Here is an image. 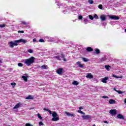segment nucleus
Returning a JSON list of instances; mask_svg holds the SVG:
<instances>
[{"label": "nucleus", "mask_w": 126, "mask_h": 126, "mask_svg": "<svg viewBox=\"0 0 126 126\" xmlns=\"http://www.w3.org/2000/svg\"><path fill=\"white\" fill-rule=\"evenodd\" d=\"M76 63L78 65V67H80V68H84V64H81L80 62L79 61Z\"/></svg>", "instance_id": "obj_9"}, {"label": "nucleus", "mask_w": 126, "mask_h": 126, "mask_svg": "<svg viewBox=\"0 0 126 126\" xmlns=\"http://www.w3.org/2000/svg\"><path fill=\"white\" fill-rule=\"evenodd\" d=\"M95 54H96L97 55H99V54H100V50L98 49L97 48L95 49Z\"/></svg>", "instance_id": "obj_26"}, {"label": "nucleus", "mask_w": 126, "mask_h": 126, "mask_svg": "<svg viewBox=\"0 0 126 126\" xmlns=\"http://www.w3.org/2000/svg\"><path fill=\"white\" fill-rule=\"evenodd\" d=\"M102 98L103 99H109V97L108 96H102Z\"/></svg>", "instance_id": "obj_41"}, {"label": "nucleus", "mask_w": 126, "mask_h": 126, "mask_svg": "<svg viewBox=\"0 0 126 126\" xmlns=\"http://www.w3.org/2000/svg\"><path fill=\"white\" fill-rule=\"evenodd\" d=\"M21 23H22V24H23L24 25H26V26L28 25V23H26V22L25 21H22Z\"/></svg>", "instance_id": "obj_30"}, {"label": "nucleus", "mask_w": 126, "mask_h": 126, "mask_svg": "<svg viewBox=\"0 0 126 126\" xmlns=\"http://www.w3.org/2000/svg\"><path fill=\"white\" fill-rule=\"evenodd\" d=\"M83 22L85 23V24H87V23H88V19L84 18Z\"/></svg>", "instance_id": "obj_28"}, {"label": "nucleus", "mask_w": 126, "mask_h": 126, "mask_svg": "<svg viewBox=\"0 0 126 126\" xmlns=\"http://www.w3.org/2000/svg\"><path fill=\"white\" fill-rule=\"evenodd\" d=\"M107 60H108V56H104L99 59L100 61L102 63H103V62H105V61H107Z\"/></svg>", "instance_id": "obj_10"}, {"label": "nucleus", "mask_w": 126, "mask_h": 126, "mask_svg": "<svg viewBox=\"0 0 126 126\" xmlns=\"http://www.w3.org/2000/svg\"><path fill=\"white\" fill-rule=\"evenodd\" d=\"M37 116L38 117V119H40V120H42V118L41 117V114L38 113L37 114Z\"/></svg>", "instance_id": "obj_31"}, {"label": "nucleus", "mask_w": 126, "mask_h": 126, "mask_svg": "<svg viewBox=\"0 0 126 126\" xmlns=\"http://www.w3.org/2000/svg\"><path fill=\"white\" fill-rule=\"evenodd\" d=\"M82 60L83 62H85V63H87V62H89V60L85 58H83Z\"/></svg>", "instance_id": "obj_25"}, {"label": "nucleus", "mask_w": 126, "mask_h": 126, "mask_svg": "<svg viewBox=\"0 0 126 126\" xmlns=\"http://www.w3.org/2000/svg\"><path fill=\"white\" fill-rule=\"evenodd\" d=\"M86 50L88 52H92L93 51V49L91 47H87Z\"/></svg>", "instance_id": "obj_22"}, {"label": "nucleus", "mask_w": 126, "mask_h": 126, "mask_svg": "<svg viewBox=\"0 0 126 126\" xmlns=\"http://www.w3.org/2000/svg\"><path fill=\"white\" fill-rule=\"evenodd\" d=\"M18 66L22 67V66H23V64L22 63H18Z\"/></svg>", "instance_id": "obj_38"}, {"label": "nucleus", "mask_w": 126, "mask_h": 126, "mask_svg": "<svg viewBox=\"0 0 126 126\" xmlns=\"http://www.w3.org/2000/svg\"><path fill=\"white\" fill-rule=\"evenodd\" d=\"M22 78L23 79L24 81H25L26 82H27V80H28L27 77H26L25 76H22Z\"/></svg>", "instance_id": "obj_24"}, {"label": "nucleus", "mask_w": 126, "mask_h": 126, "mask_svg": "<svg viewBox=\"0 0 126 126\" xmlns=\"http://www.w3.org/2000/svg\"><path fill=\"white\" fill-rule=\"evenodd\" d=\"M11 85H12V86H13V87H14V86H15V85H16V84H15V83H11Z\"/></svg>", "instance_id": "obj_45"}, {"label": "nucleus", "mask_w": 126, "mask_h": 126, "mask_svg": "<svg viewBox=\"0 0 126 126\" xmlns=\"http://www.w3.org/2000/svg\"><path fill=\"white\" fill-rule=\"evenodd\" d=\"M82 18H83V17L81 15L79 16L78 17V19H80V20H81V19H82Z\"/></svg>", "instance_id": "obj_44"}, {"label": "nucleus", "mask_w": 126, "mask_h": 126, "mask_svg": "<svg viewBox=\"0 0 126 126\" xmlns=\"http://www.w3.org/2000/svg\"><path fill=\"white\" fill-rule=\"evenodd\" d=\"M124 102H125V104H126V98L125 99Z\"/></svg>", "instance_id": "obj_56"}, {"label": "nucleus", "mask_w": 126, "mask_h": 126, "mask_svg": "<svg viewBox=\"0 0 126 126\" xmlns=\"http://www.w3.org/2000/svg\"><path fill=\"white\" fill-rule=\"evenodd\" d=\"M57 72L58 74H62L63 72V68H60L57 70Z\"/></svg>", "instance_id": "obj_17"}, {"label": "nucleus", "mask_w": 126, "mask_h": 126, "mask_svg": "<svg viewBox=\"0 0 126 126\" xmlns=\"http://www.w3.org/2000/svg\"><path fill=\"white\" fill-rule=\"evenodd\" d=\"M104 67L107 70H110V67H111V66L109 65H105Z\"/></svg>", "instance_id": "obj_21"}, {"label": "nucleus", "mask_w": 126, "mask_h": 126, "mask_svg": "<svg viewBox=\"0 0 126 126\" xmlns=\"http://www.w3.org/2000/svg\"><path fill=\"white\" fill-rule=\"evenodd\" d=\"M117 118L118 119H120V120H124V119H125V118L124 117V116H123V115L122 114H118Z\"/></svg>", "instance_id": "obj_16"}, {"label": "nucleus", "mask_w": 126, "mask_h": 126, "mask_svg": "<svg viewBox=\"0 0 126 126\" xmlns=\"http://www.w3.org/2000/svg\"><path fill=\"white\" fill-rule=\"evenodd\" d=\"M114 90H115V91H117L116 90V89H115V88L114 89Z\"/></svg>", "instance_id": "obj_57"}, {"label": "nucleus", "mask_w": 126, "mask_h": 126, "mask_svg": "<svg viewBox=\"0 0 126 126\" xmlns=\"http://www.w3.org/2000/svg\"><path fill=\"white\" fill-rule=\"evenodd\" d=\"M57 5L59 6L58 8H65L66 7L63 3H57Z\"/></svg>", "instance_id": "obj_8"}, {"label": "nucleus", "mask_w": 126, "mask_h": 126, "mask_svg": "<svg viewBox=\"0 0 126 126\" xmlns=\"http://www.w3.org/2000/svg\"><path fill=\"white\" fill-rule=\"evenodd\" d=\"M47 39L48 42H54V41L57 40V38L52 37H47Z\"/></svg>", "instance_id": "obj_6"}, {"label": "nucleus", "mask_w": 126, "mask_h": 126, "mask_svg": "<svg viewBox=\"0 0 126 126\" xmlns=\"http://www.w3.org/2000/svg\"><path fill=\"white\" fill-rule=\"evenodd\" d=\"M116 103V100L114 99H110L109 100V104H115Z\"/></svg>", "instance_id": "obj_20"}, {"label": "nucleus", "mask_w": 126, "mask_h": 126, "mask_svg": "<svg viewBox=\"0 0 126 126\" xmlns=\"http://www.w3.org/2000/svg\"><path fill=\"white\" fill-rule=\"evenodd\" d=\"M113 77H115V78H123V76H118L115 74H112Z\"/></svg>", "instance_id": "obj_23"}, {"label": "nucleus", "mask_w": 126, "mask_h": 126, "mask_svg": "<svg viewBox=\"0 0 126 126\" xmlns=\"http://www.w3.org/2000/svg\"><path fill=\"white\" fill-rule=\"evenodd\" d=\"M44 111H46L47 112H49L50 115H52V116L53 117L52 119V122H57L60 120V117H59V115L56 112V111H53L52 113V111L50 110H49L48 108H44Z\"/></svg>", "instance_id": "obj_1"}, {"label": "nucleus", "mask_w": 126, "mask_h": 126, "mask_svg": "<svg viewBox=\"0 0 126 126\" xmlns=\"http://www.w3.org/2000/svg\"><path fill=\"white\" fill-rule=\"evenodd\" d=\"M103 25H107V23H103Z\"/></svg>", "instance_id": "obj_55"}, {"label": "nucleus", "mask_w": 126, "mask_h": 126, "mask_svg": "<svg viewBox=\"0 0 126 126\" xmlns=\"http://www.w3.org/2000/svg\"><path fill=\"white\" fill-rule=\"evenodd\" d=\"M33 42H37V40H36V38L33 39Z\"/></svg>", "instance_id": "obj_50"}, {"label": "nucleus", "mask_w": 126, "mask_h": 126, "mask_svg": "<svg viewBox=\"0 0 126 126\" xmlns=\"http://www.w3.org/2000/svg\"><path fill=\"white\" fill-rule=\"evenodd\" d=\"M66 113V115H67V116H73V114H70L68 112H65Z\"/></svg>", "instance_id": "obj_39"}, {"label": "nucleus", "mask_w": 126, "mask_h": 126, "mask_svg": "<svg viewBox=\"0 0 126 126\" xmlns=\"http://www.w3.org/2000/svg\"><path fill=\"white\" fill-rule=\"evenodd\" d=\"M39 126H44V124H43V123H42V122H40L39 123Z\"/></svg>", "instance_id": "obj_47"}, {"label": "nucleus", "mask_w": 126, "mask_h": 126, "mask_svg": "<svg viewBox=\"0 0 126 126\" xmlns=\"http://www.w3.org/2000/svg\"><path fill=\"white\" fill-rule=\"evenodd\" d=\"M20 107V104L19 103H17L14 107L13 109H18V108Z\"/></svg>", "instance_id": "obj_19"}, {"label": "nucleus", "mask_w": 126, "mask_h": 126, "mask_svg": "<svg viewBox=\"0 0 126 126\" xmlns=\"http://www.w3.org/2000/svg\"><path fill=\"white\" fill-rule=\"evenodd\" d=\"M0 63H2V60H0Z\"/></svg>", "instance_id": "obj_54"}, {"label": "nucleus", "mask_w": 126, "mask_h": 126, "mask_svg": "<svg viewBox=\"0 0 126 126\" xmlns=\"http://www.w3.org/2000/svg\"><path fill=\"white\" fill-rule=\"evenodd\" d=\"M109 114L112 115V116H115L117 114V110L116 109H111L109 111Z\"/></svg>", "instance_id": "obj_7"}, {"label": "nucleus", "mask_w": 126, "mask_h": 126, "mask_svg": "<svg viewBox=\"0 0 126 126\" xmlns=\"http://www.w3.org/2000/svg\"><path fill=\"white\" fill-rule=\"evenodd\" d=\"M72 84L73 85H77L78 84V82H77V81H74L72 82Z\"/></svg>", "instance_id": "obj_33"}, {"label": "nucleus", "mask_w": 126, "mask_h": 126, "mask_svg": "<svg viewBox=\"0 0 126 126\" xmlns=\"http://www.w3.org/2000/svg\"><path fill=\"white\" fill-rule=\"evenodd\" d=\"M40 68H41V69H46V68H47V65H43L40 67Z\"/></svg>", "instance_id": "obj_29"}, {"label": "nucleus", "mask_w": 126, "mask_h": 126, "mask_svg": "<svg viewBox=\"0 0 126 126\" xmlns=\"http://www.w3.org/2000/svg\"><path fill=\"white\" fill-rule=\"evenodd\" d=\"M94 18H95V19H98L99 17H98V15L97 14H94Z\"/></svg>", "instance_id": "obj_37"}, {"label": "nucleus", "mask_w": 126, "mask_h": 126, "mask_svg": "<svg viewBox=\"0 0 126 126\" xmlns=\"http://www.w3.org/2000/svg\"><path fill=\"white\" fill-rule=\"evenodd\" d=\"M17 42L18 44L19 43H26L27 42V40H26L23 38H22V39L17 40Z\"/></svg>", "instance_id": "obj_11"}, {"label": "nucleus", "mask_w": 126, "mask_h": 126, "mask_svg": "<svg viewBox=\"0 0 126 126\" xmlns=\"http://www.w3.org/2000/svg\"><path fill=\"white\" fill-rule=\"evenodd\" d=\"M94 3V2L93 1V0H89V3L90 4H93Z\"/></svg>", "instance_id": "obj_36"}, {"label": "nucleus", "mask_w": 126, "mask_h": 126, "mask_svg": "<svg viewBox=\"0 0 126 126\" xmlns=\"http://www.w3.org/2000/svg\"><path fill=\"white\" fill-rule=\"evenodd\" d=\"M108 79H109V77H106L103 78L102 79L101 81H102V82H103V83H107V80H108Z\"/></svg>", "instance_id": "obj_15"}, {"label": "nucleus", "mask_w": 126, "mask_h": 126, "mask_svg": "<svg viewBox=\"0 0 126 126\" xmlns=\"http://www.w3.org/2000/svg\"><path fill=\"white\" fill-rule=\"evenodd\" d=\"M0 28H3V27H5V25L4 24L0 25Z\"/></svg>", "instance_id": "obj_43"}, {"label": "nucleus", "mask_w": 126, "mask_h": 126, "mask_svg": "<svg viewBox=\"0 0 126 126\" xmlns=\"http://www.w3.org/2000/svg\"><path fill=\"white\" fill-rule=\"evenodd\" d=\"M28 52L30 54H33V50L32 49H29Z\"/></svg>", "instance_id": "obj_35"}, {"label": "nucleus", "mask_w": 126, "mask_h": 126, "mask_svg": "<svg viewBox=\"0 0 126 126\" xmlns=\"http://www.w3.org/2000/svg\"><path fill=\"white\" fill-rule=\"evenodd\" d=\"M100 19H101V21H105L106 19V16L105 15H101L100 17Z\"/></svg>", "instance_id": "obj_14"}, {"label": "nucleus", "mask_w": 126, "mask_h": 126, "mask_svg": "<svg viewBox=\"0 0 126 126\" xmlns=\"http://www.w3.org/2000/svg\"><path fill=\"white\" fill-rule=\"evenodd\" d=\"M8 45L10 48H14V46H18V43L17 40H15L13 41H10L8 42Z\"/></svg>", "instance_id": "obj_4"}, {"label": "nucleus", "mask_w": 126, "mask_h": 126, "mask_svg": "<svg viewBox=\"0 0 126 126\" xmlns=\"http://www.w3.org/2000/svg\"><path fill=\"white\" fill-rule=\"evenodd\" d=\"M104 124H108V121H104Z\"/></svg>", "instance_id": "obj_52"}, {"label": "nucleus", "mask_w": 126, "mask_h": 126, "mask_svg": "<svg viewBox=\"0 0 126 126\" xmlns=\"http://www.w3.org/2000/svg\"><path fill=\"white\" fill-rule=\"evenodd\" d=\"M86 77L87 78H89V79H92V78H93V75H92L91 74H89L86 75Z\"/></svg>", "instance_id": "obj_18"}, {"label": "nucleus", "mask_w": 126, "mask_h": 126, "mask_svg": "<svg viewBox=\"0 0 126 126\" xmlns=\"http://www.w3.org/2000/svg\"><path fill=\"white\" fill-rule=\"evenodd\" d=\"M116 92H117L119 94H123V92L121 91H116Z\"/></svg>", "instance_id": "obj_42"}, {"label": "nucleus", "mask_w": 126, "mask_h": 126, "mask_svg": "<svg viewBox=\"0 0 126 126\" xmlns=\"http://www.w3.org/2000/svg\"><path fill=\"white\" fill-rule=\"evenodd\" d=\"M93 126H96V125H95V124H94V125H93Z\"/></svg>", "instance_id": "obj_58"}, {"label": "nucleus", "mask_w": 126, "mask_h": 126, "mask_svg": "<svg viewBox=\"0 0 126 126\" xmlns=\"http://www.w3.org/2000/svg\"><path fill=\"white\" fill-rule=\"evenodd\" d=\"M109 18L110 19H113V20H119V19H120V17H119V16L115 15L109 16Z\"/></svg>", "instance_id": "obj_5"}, {"label": "nucleus", "mask_w": 126, "mask_h": 126, "mask_svg": "<svg viewBox=\"0 0 126 126\" xmlns=\"http://www.w3.org/2000/svg\"><path fill=\"white\" fill-rule=\"evenodd\" d=\"M98 7V8L99 9H101L102 10H104V8H103V5H102V4H99Z\"/></svg>", "instance_id": "obj_27"}, {"label": "nucleus", "mask_w": 126, "mask_h": 126, "mask_svg": "<svg viewBox=\"0 0 126 126\" xmlns=\"http://www.w3.org/2000/svg\"><path fill=\"white\" fill-rule=\"evenodd\" d=\"M66 12H67V11H65V10H64V11H63V13H64V14H65V13H66Z\"/></svg>", "instance_id": "obj_53"}, {"label": "nucleus", "mask_w": 126, "mask_h": 126, "mask_svg": "<svg viewBox=\"0 0 126 126\" xmlns=\"http://www.w3.org/2000/svg\"><path fill=\"white\" fill-rule=\"evenodd\" d=\"M1 105V103H0V106Z\"/></svg>", "instance_id": "obj_59"}, {"label": "nucleus", "mask_w": 126, "mask_h": 126, "mask_svg": "<svg viewBox=\"0 0 126 126\" xmlns=\"http://www.w3.org/2000/svg\"><path fill=\"white\" fill-rule=\"evenodd\" d=\"M82 109H83V108L81 106L79 108V110H82Z\"/></svg>", "instance_id": "obj_51"}, {"label": "nucleus", "mask_w": 126, "mask_h": 126, "mask_svg": "<svg viewBox=\"0 0 126 126\" xmlns=\"http://www.w3.org/2000/svg\"><path fill=\"white\" fill-rule=\"evenodd\" d=\"M89 17L91 20H93V19H94V17L91 15H89Z\"/></svg>", "instance_id": "obj_32"}, {"label": "nucleus", "mask_w": 126, "mask_h": 126, "mask_svg": "<svg viewBox=\"0 0 126 126\" xmlns=\"http://www.w3.org/2000/svg\"><path fill=\"white\" fill-rule=\"evenodd\" d=\"M39 42H40V43H44V42H45V40H44V39H40L39 40Z\"/></svg>", "instance_id": "obj_40"}, {"label": "nucleus", "mask_w": 126, "mask_h": 126, "mask_svg": "<svg viewBox=\"0 0 126 126\" xmlns=\"http://www.w3.org/2000/svg\"><path fill=\"white\" fill-rule=\"evenodd\" d=\"M63 43V41L62 40H59L58 42H57V43Z\"/></svg>", "instance_id": "obj_49"}, {"label": "nucleus", "mask_w": 126, "mask_h": 126, "mask_svg": "<svg viewBox=\"0 0 126 126\" xmlns=\"http://www.w3.org/2000/svg\"><path fill=\"white\" fill-rule=\"evenodd\" d=\"M78 113H79L80 114H82V115H85V113L83 112L81 110H79Z\"/></svg>", "instance_id": "obj_34"}, {"label": "nucleus", "mask_w": 126, "mask_h": 126, "mask_svg": "<svg viewBox=\"0 0 126 126\" xmlns=\"http://www.w3.org/2000/svg\"><path fill=\"white\" fill-rule=\"evenodd\" d=\"M26 126H32V125L30 124H26Z\"/></svg>", "instance_id": "obj_48"}, {"label": "nucleus", "mask_w": 126, "mask_h": 126, "mask_svg": "<svg viewBox=\"0 0 126 126\" xmlns=\"http://www.w3.org/2000/svg\"><path fill=\"white\" fill-rule=\"evenodd\" d=\"M54 58L58 61H61L62 59H63V61H64V62H66V59L64 58V55L63 54H60L58 56H54Z\"/></svg>", "instance_id": "obj_3"}, {"label": "nucleus", "mask_w": 126, "mask_h": 126, "mask_svg": "<svg viewBox=\"0 0 126 126\" xmlns=\"http://www.w3.org/2000/svg\"><path fill=\"white\" fill-rule=\"evenodd\" d=\"M26 100H33L34 96L32 95H29L26 97Z\"/></svg>", "instance_id": "obj_13"}, {"label": "nucleus", "mask_w": 126, "mask_h": 126, "mask_svg": "<svg viewBox=\"0 0 126 126\" xmlns=\"http://www.w3.org/2000/svg\"><path fill=\"white\" fill-rule=\"evenodd\" d=\"M82 118H83L84 120H89V119H91V116L90 115H83Z\"/></svg>", "instance_id": "obj_12"}, {"label": "nucleus", "mask_w": 126, "mask_h": 126, "mask_svg": "<svg viewBox=\"0 0 126 126\" xmlns=\"http://www.w3.org/2000/svg\"><path fill=\"white\" fill-rule=\"evenodd\" d=\"M18 33H24V31H18Z\"/></svg>", "instance_id": "obj_46"}, {"label": "nucleus", "mask_w": 126, "mask_h": 126, "mask_svg": "<svg viewBox=\"0 0 126 126\" xmlns=\"http://www.w3.org/2000/svg\"><path fill=\"white\" fill-rule=\"evenodd\" d=\"M35 61V58L33 57H31L30 58L28 59H26L24 60V63L27 64L28 66H30L33 63H34Z\"/></svg>", "instance_id": "obj_2"}]
</instances>
